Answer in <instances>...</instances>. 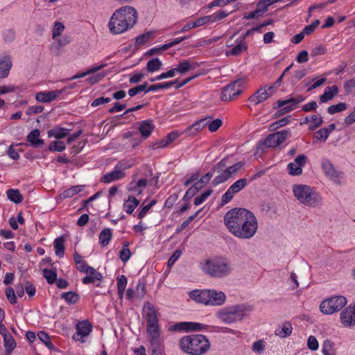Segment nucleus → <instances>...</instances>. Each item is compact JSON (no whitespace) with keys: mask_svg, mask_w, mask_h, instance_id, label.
Wrapping results in <instances>:
<instances>
[{"mask_svg":"<svg viewBox=\"0 0 355 355\" xmlns=\"http://www.w3.org/2000/svg\"><path fill=\"white\" fill-rule=\"evenodd\" d=\"M224 223L228 231L239 239H248L256 233L257 220L254 214L244 208H233L224 216Z\"/></svg>","mask_w":355,"mask_h":355,"instance_id":"1","label":"nucleus"},{"mask_svg":"<svg viewBox=\"0 0 355 355\" xmlns=\"http://www.w3.org/2000/svg\"><path fill=\"white\" fill-rule=\"evenodd\" d=\"M136 9L130 6H122L112 15L108 26L113 34H120L133 27L137 20Z\"/></svg>","mask_w":355,"mask_h":355,"instance_id":"2","label":"nucleus"},{"mask_svg":"<svg viewBox=\"0 0 355 355\" xmlns=\"http://www.w3.org/2000/svg\"><path fill=\"white\" fill-rule=\"evenodd\" d=\"M182 352L190 355H202L210 348L209 339L202 334H193L182 337L179 341Z\"/></svg>","mask_w":355,"mask_h":355,"instance_id":"3","label":"nucleus"},{"mask_svg":"<svg viewBox=\"0 0 355 355\" xmlns=\"http://www.w3.org/2000/svg\"><path fill=\"white\" fill-rule=\"evenodd\" d=\"M189 296L197 302L206 305L220 306L225 300V295L215 290H194L190 292Z\"/></svg>","mask_w":355,"mask_h":355,"instance_id":"4","label":"nucleus"},{"mask_svg":"<svg viewBox=\"0 0 355 355\" xmlns=\"http://www.w3.org/2000/svg\"><path fill=\"white\" fill-rule=\"evenodd\" d=\"M295 197L302 204L309 207H314L319 204L320 199L318 196L313 191L312 189L306 185L293 186Z\"/></svg>","mask_w":355,"mask_h":355,"instance_id":"5","label":"nucleus"},{"mask_svg":"<svg viewBox=\"0 0 355 355\" xmlns=\"http://www.w3.org/2000/svg\"><path fill=\"white\" fill-rule=\"evenodd\" d=\"M246 308L243 305L226 307L218 312V318L225 323L230 324L241 320L245 315Z\"/></svg>","mask_w":355,"mask_h":355,"instance_id":"6","label":"nucleus"},{"mask_svg":"<svg viewBox=\"0 0 355 355\" xmlns=\"http://www.w3.org/2000/svg\"><path fill=\"white\" fill-rule=\"evenodd\" d=\"M347 298L344 296L331 297L321 302L320 309L324 314H332L341 310L347 304Z\"/></svg>","mask_w":355,"mask_h":355,"instance_id":"7","label":"nucleus"},{"mask_svg":"<svg viewBox=\"0 0 355 355\" xmlns=\"http://www.w3.org/2000/svg\"><path fill=\"white\" fill-rule=\"evenodd\" d=\"M245 83V78H239L225 86L221 92L220 98L223 101H230L240 95L243 87Z\"/></svg>","mask_w":355,"mask_h":355,"instance_id":"8","label":"nucleus"},{"mask_svg":"<svg viewBox=\"0 0 355 355\" xmlns=\"http://www.w3.org/2000/svg\"><path fill=\"white\" fill-rule=\"evenodd\" d=\"M305 98L302 95H298L295 98H291L287 100H279L273 105L274 109H279L275 113V116H280L284 114L288 113L295 110L296 106L303 102Z\"/></svg>","mask_w":355,"mask_h":355,"instance_id":"9","label":"nucleus"},{"mask_svg":"<svg viewBox=\"0 0 355 355\" xmlns=\"http://www.w3.org/2000/svg\"><path fill=\"white\" fill-rule=\"evenodd\" d=\"M204 270L211 276L216 277L226 275L230 272L228 265L221 259L207 260Z\"/></svg>","mask_w":355,"mask_h":355,"instance_id":"10","label":"nucleus"},{"mask_svg":"<svg viewBox=\"0 0 355 355\" xmlns=\"http://www.w3.org/2000/svg\"><path fill=\"white\" fill-rule=\"evenodd\" d=\"M290 135L289 130L270 134L263 141V145L267 148H274L283 143Z\"/></svg>","mask_w":355,"mask_h":355,"instance_id":"11","label":"nucleus"},{"mask_svg":"<svg viewBox=\"0 0 355 355\" xmlns=\"http://www.w3.org/2000/svg\"><path fill=\"white\" fill-rule=\"evenodd\" d=\"M248 184L246 178H241L232 184L227 191L223 195L221 198V205H224L228 203L234 196V194L239 193Z\"/></svg>","mask_w":355,"mask_h":355,"instance_id":"12","label":"nucleus"},{"mask_svg":"<svg viewBox=\"0 0 355 355\" xmlns=\"http://www.w3.org/2000/svg\"><path fill=\"white\" fill-rule=\"evenodd\" d=\"M78 270L80 272L87 273V275L83 278L82 282L85 284H94L96 281L99 282L98 284H96L97 286H100V283L103 280V275L95 270L93 267L89 266H78Z\"/></svg>","mask_w":355,"mask_h":355,"instance_id":"13","label":"nucleus"},{"mask_svg":"<svg viewBox=\"0 0 355 355\" xmlns=\"http://www.w3.org/2000/svg\"><path fill=\"white\" fill-rule=\"evenodd\" d=\"M147 333L149 336L150 347H158L162 345L160 329L158 324L147 325Z\"/></svg>","mask_w":355,"mask_h":355,"instance_id":"14","label":"nucleus"},{"mask_svg":"<svg viewBox=\"0 0 355 355\" xmlns=\"http://www.w3.org/2000/svg\"><path fill=\"white\" fill-rule=\"evenodd\" d=\"M92 325L88 321L79 322L76 324L77 332L73 335V339L84 343L83 337L88 336L92 331Z\"/></svg>","mask_w":355,"mask_h":355,"instance_id":"15","label":"nucleus"},{"mask_svg":"<svg viewBox=\"0 0 355 355\" xmlns=\"http://www.w3.org/2000/svg\"><path fill=\"white\" fill-rule=\"evenodd\" d=\"M340 320L345 327L355 325V304L345 308L340 313Z\"/></svg>","mask_w":355,"mask_h":355,"instance_id":"16","label":"nucleus"},{"mask_svg":"<svg viewBox=\"0 0 355 355\" xmlns=\"http://www.w3.org/2000/svg\"><path fill=\"white\" fill-rule=\"evenodd\" d=\"M173 327L175 331H196L205 329L207 325L198 322H184L177 323Z\"/></svg>","mask_w":355,"mask_h":355,"instance_id":"17","label":"nucleus"},{"mask_svg":"<svg viewBox=\"0 0 355 355\" xmlns=\"http://www.w3.org/2000/svg\"><path fill=\"white\" fill-rule=\"evenodd\" d=\"M62 90L40 92L36 94L35 99L39 102L51 103L55 100Z\"/></svg>","mask_w":355,"mask_h":355,"instance_id":"18","label":"nucleus"},{"mask_svg":"<svg viewBox=\"0 0 355 355\" xmlns=\"http://www.w3.org/2000/svg\"><path fill=\"white\" fill-rule=\"evenodd\" d=\"M143 311L146 313L147 325L158 324L155 306L150 302H146L144 306Z\"/></svg>","mask_w":355,"mask_h":355,"instance_id":"19","label":"nucleus"},{"mask_svg":"<svg viewBox=\"0 0 355 355\" xmlns=\"http://www.w3.org/2000/svg\"><path fill=\"white\" fill-rule=\"evenodd\" d=\"M12 66L11 58L9 55L0 57V78L8 76Z\"/></svg>","mask_w":355,"mask_h":355,"instance_id":"20","label":"nucleus"},{"mask_svg":"<svg viewBox=\"0 0 355 355\" xmlns=\"http://www.w3.org/2000/svg\"><path fill=\"white\" fill-rule=\"evenodd\" d=\"M268 91H269L268 89L260 88L248 100L255 105L259 104L267 100L272 95V92L269 93Z\"/></svg>","mask_w":355,"mask_h":355,"instance_id":"21","label":"nucleus"},{"mask_svg":"<svg viewBox=\"0 0 355 355\" xmlns=\"http://www.w3.org/2000/svg\"><path fill=\"white\" fill-rule=\"evenodd\" d=\"M155 129L152 120H146L140 123L138 130L144 139L149 137Z\"/></svg>","mask_w":355,"mask_h":355,"instance_id":"22","label":"nucleus"},{"mask_svg":"<svg viewBox=\"0 0 355 355\" xmlns=\"http://www.w3.org/2000/svg\"><path fill=\"white\" fill-rule=\"evenodd\" d=\"M322 168L325 175L331 179H335L340 176V172L337 171L329 160H324L322 162Z\"/></svg>","mask_w":355,"mask_h":355,"instance_id":"23","label":"nucleus"},{"mask_svg":"<svg viewBox=\"0 0 355 355\" xmlns=\"http://www.w3.org/2000/svg\"><path fill=\"white\" fill-rule=\"evenodd\" d=\"M40 132L38 129L32 130L27 136L26 141L30 142L35 148H38L44 144V141L39 139Z\"/></svg>","mask_w":355,"mask_h":355,"instance_id":"24","label":"nucleus"},{"mask_svg":"<svg viewBox=\"0 0 355 355\" xmlns=\"http://www.w3.org/2000/svg\"><path fill=\"white\" fill-rule=\"evenodd\" d=\"M338 93V87L336 85L328 87L324 94L320 96V102L322 103H327L336 96Z\"/></svg>","mask_w":355,"mask_h":355,"instance_id":"25","label":"nucleus"},{"mask_svg":"<svg viewBox=\"0 0 355 355\" xmlns=\"http://www.w3.org/2000/svg\"><path fill=\"white\" fill-rule=\"evenodd\" d=\"M123 177H125V173L123 171L116 170L103 175L101 178V182L104 183H110L113 181L120 180Z\"/></svg>","mask_w":355,"mask_h":355,"instance_id":"26","label":"nucleus"},{"mask_svg":"<svg viewBox=\"0 0 355 355\" xmlns=\"http://www.w3.org/2000/svg\"><path fill=\"white\" fill-rule=\"evenodd\" d=\"M69 129L57 126L49 130L48 135L50 137H53L57 139H60L67 137L69 134Z\"/></svg>","mask_w":355,"mask_h":355,"instance_id":"27","label":"nucleus"},{"mask_svg":"<svg viewBox=\"0 0 355 355\" xmlns=\"http://www.w3.org/2000/svg\"><path fill=\"white\" fill-rule=\"evenodd\" d=\"M139 205V200L133 196H129L128 200L123 204L125 211L131 214L135 209Z\"/></svg>","mask_w":355,"mask_h":355,"instance_id":"28","label":"nucleus"},{"mask_svg":"<svg viewBox=\"0 0 355 355\" xmlns=\"http://www.w3.org/2000/svg\"><path fill=\"white\" fill-rule=\"evenodd\" d=\"M112 232L110 228L103 229L99 234V241L103 247L107 245L112 239Z\"/></svg>","mask_w":355,"mask_h":355,"instance_id":"29","label":"nucleus"},{"mask_svg":"<svg viewBox=\"0 0 355 355\" xmlns=\"http://www.w3.org/2000/svg\"><path fill=\"white\" fill-rule=\"evenodd\" d=\"M7 197L15 204H19L23 201V196L18 189H10L7 191Z\"/></svg>","mask_w":355,"mask_h":355,"instance_id":"30","label":"nucleus"},{"mask_svg":"<svg viewBox=\"0 0 355 355\" xmlns=\"http://www.w3.org/2000/svg\"><path fill=\"white\" fill-rule=\"evenodd\" d=\"M65 239L63 236H60L54 241V248L55 250V254L59 257H62L64 254V243Z\"/></svg>","mask_w":355,"mask_h":355,"instance_id":"31","label":"nucleus"},{"mask_svg":"<svg viewBox=\"0 0 355 355\" xmlns=\"http://www.w3.org/2000/svg\"><path fill=\"white\" fill-rule=\"evenodd\" d=\"M3 340L6 351V355H10L11 352L16 347V342L10 334H5Z\"/></svg>","mask_w":355,"mask_h":355,"instance_id":"32","label":"nucleus"},{"mask_svg":"<svg viewBox=\"0 0 355 355\" xmlns=\"http://www.w3.org/2000/svg\"><path fill=\"white\" fill-rule=\"evenodd\" d=\"M85 186L84 185H78L73 186L68 189L65 190L62 193L60 194V197L62 198H67L73 196L74 195L81 192Z\"/></svg>","mask_w":355,"mask_h":355,"instance_id":"33","label":"nucleus"},{"mask_svg":"<svg viewBox=\"0 0 355 355\" xmlns=\"http://www.w3.org/2000/svg\"><path fill=\"white\" fill-rule=\"evenodd\" d=\"M292 329L291 324L289 322H286L281 329L278 328L275 330V334L281 338H285L291 335Z\"/></svg>","mask_w":355,"mask_h":355,"instance_id":"34","label":"nucleus"},{"mask_svg":"<svg viewBox=\"0 0 355 355\" xmlns=\"http://www.w3.org/2000/svg\"><path fill=\"white\" fill-rule=\"evenodd\" d=\"M61 297L64 299L68 304H73L79 300L80 296L76 292L69 291L62 293Z\"/></svg>","mask_w":355,"mask_h":355,"instance_id":"35","label":"nucleus"},{"mask_svg":"<svg viewBox=\"0 0 355 355\" xmlns=\"http://www.w3.org/2000/svg\"><path fill=\"white\" fill-rule=\"evenodd\" d=\"M176 83L177 80L167 83L154 84L148 87V89L146 91V93H148L150 91H156L161 89H168Z\"/></svg>","mask_w":355,"mask_h":355,"instance_id":"36","label":"nucleus"},{"mask_svg":"<svg viewBox=\"0 0 355 355\" xmlns=\"http://www.w3.org/2000/svg\"><path fill=\"white\" fill-rule=\"evenodd\" d=\"M162 64L159 58H155L149 60L146 64V69L148 72H154L159 70Z\"/></svg>","mask_w":355,"mask_h":355,"instance_id":"37","label":"nucleus"},{"mask_svg":"<svg viewBox=\"0 0 355 355\" xmlns=\"http://www.w3.org/2000/svg\"><path fill=\"white\" fill-rule=\"evenodd\" d=\"M43 276L49 284H53L56 282L57 272L55 270L44 269L42 271Z\"/></svg>","mask_w":355,"mask_h":355,"instance_id":"38","label":"nucleus"},{"mask_svg":"<svg viewBox=\"0 0 355 355\" xmlns=\"http://www.w3.org/2000/svg\"><path fill=\"white\" fill-rule=\"evenodd\" d=\"M211 119H212V117H211V116H208V117L202 119L195 122L191 126H189V130L195 129V130L193 132H196L197 134L200 130H201L207 125V122Z\"/></svg>","mask_w":355,"mask_h":355,"instance_id":"39","label":"nucleus"},{"mask_svg":"<svg viewBox=\"0 0 355 355\" xmlns=\"http://www.w3.org/2000/svg\"><path fill=\"white\" fill-rule=\"evenodd\" d=\"M106 66H107V64H100V65L96 66V67H93L89 69L87 71H86L84 73L75 75L74 76H73L71 78V80H74V79L83 78V77H85V76H86L87 75H89L91 73H96V71L103 69Z\"/></svg>","mask_w":355,"mask_h":355,"instance_id":"40","label":"nucleus"},{"mask_svg":"<svg viewBox=\"0 0 355 355\" xmlns=\"http://www.w3.org/2000/svg\"><path fill=\"white\" fill-rule=\"evenodd\" d=\"M291 116H287L284 117L272 123H271L269 126V130L270 131H275L280 127H283L288 124L290 121Z\"/></svg>","mask_w":355,"mask_h":355,"instance_id":"41","label":"nucleus"},{"mask_svg":"<svg viewBox=\"0 0 355 355\" xmlns=\"http://www.w3.org/2000/svg\"><path fill=\"white\" fill-rule=\"evenodd\" d=\"M323 123L322 117L320 114H313L311 116V124L309 125V130H313L319 128Z\"/></svg>","mask_w":355,"mask_h":355,"instance_id":"42","label":"nucleus"},{"mask_svg":"<svg viewBox=\"0 0 355 355\" xmlns=\"http://www.w3.org/2000/svg\"><path fill=\"white\" fill-rule=\"evenodd\" d=\"M192 66L190 63V62L187 60H185L181 62H180L178 65V67L175 69H173L175 73L179 72L180 73H184L187 71H189L191 69Z\"/></svg>","mask_w":355,"mask_h":355,"instance_id":"43","label":"nucleus"},{"mask_svg":"<svg viewBox=\"0 0 355 355\" xmlns=\"http://www.w3.org/2000/svg\"><path fill=\"white\" fill-rule=\"evenodd\" d=\"M230 178L231 177L226 173L225 170H223L221 173L214 178L211 183L214 186H217L227 182Z\"/></svg>","mask_w":355,"mask_h":355,"instance_id":"44","label":"nucleus"},{"mask_svg":"<svg viewBox=\"0 0 355 355\" xmlns=\"http://www.w3.org/2000/svg\"><path fill=\"white\" fill-rule=\"evenodd\" d=\"M347 109V104L345 103H339L336 105H333L327 108V112L330 114H334L337 112L344 111Z\"/></svg>","mask_w":355,"mask_h":355,"instance_id":"45","label":"nucleus"},{"mask_svg":"<svg viewBox=\"0 0 355 355\" xmlns=\"http://www.w3.org/2000/svg\"><path fill=\"white\" fill-rule=\"evenodd\" d=\"M147 87H148L147 83H144L142 85H137L135 87H132L128 90V95L130 97H132L141 92H146V91L148 89Z\"/></svg>","mask_w":355,"mask_h":355,"instance_id":"46","label":"nucleus"},{"mask_svg":"<svg viewBox=\"0 0 355 355\" xmlns=\"http://www.w3.org/2000/svg\"><path fill=\"white\" fill-rule=\"evenodd\" d=\"M287 168L289 174L293 176H298L302 174V168L298 166L295 163H289Z\"/></svg>","mask_w":355,"mask_h":355,"instance_id":"47","label":"nucleus"},{"mask_svg":"<svg viewBox=\"0 0 355 355\" xmlns=\"http://www.w3.org/2000/svg\"><path fill=\"white\" fill-rule=\"evenodd\" d=\"M322 352L324 355H335L333 343L325 340L323 343Z\"/></svg>","mask_w":355,"mask_h":355,"instance_id":"48","label":"nucleus"},{"mask_svg":"<svg viewBox=\"0 0 355 355\" xmlns=\"http://www.w3.org/2000/svg\"><path fill=\"white\" fill-rule=\"evenodd\" d=\"M65 148L66 147L63 141H55L50 144L49 150L51 151L62 152Z\"/></svg>","mask_w":355,"mask_h":355,"instance_id":"49","label":"nucleus"},{"mask_svg":"<svg viewBox=\"0 0 355 355\" xmlns=\"http://www.w3.org/2000/svg\"><path fill=\"white\" fill-rule=\"evenodd\" d=\"M64 29V26L61 22H55L52 31V37L55 39L58 36L60 35Z\"/></svg>","mask_w":355,"mask_h":355,"instance_id":"50","label":"nucleus"},{"mask_svg":"<svg viewBox=\"0 0 355 355\" xmlns=\"http://www.w3.org/2000/svg\"><path fill=\"white\" fill-rule=\"evenodd\" d=\"M212 189H208L194 199V205L198 206L202 204L211 193Z\"/></svg>","mask_w":355,"mask_h":355,"instance_id":"51","label":"nucleus"},{"mask_svg":"<svg viewBox=\"0 0 355 355\" xmlns=\"http://www.w3.org/2000/svg\"><path fill=\"white\" fill-rule=\"evenodd\" d=\"M243 166V163L241 162H237L235 164L229 166L225 170L226 173L228 174L230 177L232 175L236 173Z\"/></svg>","mask_w":355,"mask_h":355,"instance_id":"52","label":"nucleus"},{"mask_svg":"<svg viewBox=\"0 0 355 355\" xmlns=\"http://www.w3.org/2000/svg\"><path fill=\"white\" fill-rule=\"evenodd\" d=\"M246 49L247 45L244 42H243V41H241L231 50V54L234 55H238L241 54L243 51H245Z\"/></svg>","mask_w":355,"mask_h":355,"instance_id":"53","label":"nucleus"},{"mask_svg":"<svg viewBox=\"0 0 355 355\" xmlns=\"http://www.w3.org/2000/svg\"><path fill=\"white\" fill-rule=\"evenodd\" d=\"M153 32L148 31L137 37L136 43L139 45L145 44L152 36Z\"/></svg>","mask_w":355,"mask_h":355,"instance_id":"54","label":"nucleus"},{"mask_svg":"<svg viewBox=\"0 0 355 355\" xmlns=\"http://www.w3.org/2000/svg\"><path fill=\"white\" fill-rule=\"evenodd\" d=\"M315 137L318 139L323 140L324 141H325L329 135V129L324 128L318 130L315 132Z\"/></svg>","mask_w":355,"mask_h":355,"instance_id":"55","label":"nucleus"},{"mask_svg":"<svg viewBox=\"0 0 355 355\" xmlns=\"http://www.w3.org/2000/svg\"><path fill=\"white\" fill-rule=\"evenodd\" d=\"M211 17H210V15L200 17L195 21L192 22V26H194V28L201 26L209 21H211Z\"/></svg>","mask_w":355,"mask_h":355,"instance_id":"56","label":"nucleus"},{"mask_svg":"<svg viewBox=\"0 0 355 355\" xmlns=\"http://www.w3.org/2000/svg\"><path fill=\"white\" fill-rule=\"evenodd\" d=\"M6 295L7 299L11 304H13L17 303V297L15 295V291L12 288L8 287L6 288Z\"/></svg>","mask_w":355,"mask_h":355,"instance_id":"57","label":"nucleus"},{"mask_svg":"<svg viewBox=\"0 0 355 355\" xmlns=\"http://www.w3.org/2000/svg\"><path fill=\"white\" fill-rule=\"evenodd\" d=\"M327 52V49L322 45H319L313 48L311 51V55L312 57H316L318 55H324Z\"/></svg>","mask_w":355,"mask_h":355,"instance_id":"58","label":"nucleus"},{"mask_svg":"<svg viewBox=\"0 0 355 355\" xmlns=\"http://www.w3.org/2000/svg\"><path fill=\"white\" fill-rule=\"evenodd\" d=\"M3 40L6 42H11L15 40V32L13 29H7L3 34Z\"/></svg>","mask_w":355,"mask_h":355,"instance_id":"59","label":"nucleus"},{"mask_svg":"<svg viewBox=\"0 0 355 355\" xmlns=\"http://www.w3.org/2000/svg\"><path fill=\"white\" fill-rule=\"evenodd\" d=\"M105 73H99L97 74H95L94 76H92L89 77L87 79V81L88 83L91 85H94L97 83H98L101 79H103L105 77Z\"/></svg>","mask_w":355,"mask_h":355,"instance_id":"60","label":"nucleus"},{"mask_svg":"<svg viewBox=\"0 0 355 355\" xmlns=\"http://www.w3.org/2000/svg\"><path fill=\"white\" fill-rule=\"evenodd\" d=\"M307 346L309 349L315 351L318 348V342L315 336H310L308 338Z\"/></svg>","mask_w":355,"mask_h":355,"instance_id":"61","label":"nucleus"},{"mask_svg":"<svg viewBox=\"0 0 355 355\" xmlns=\"http://www.w3.org/2000/svg\"><path fill=\"white\" fill-rule=\"evenodd\" d=\"M222 121L219 119H216L209 123V130L211 132H216L221 125Z\"/></svg>","mask_w":355,"mask_h":355,"instance_id":"62","label":"nucleus"},{"mask_svg":"<svg viewBox=\"0 0 355 355\" xmlns=\"http://www.w3.org/2000/svg\"><path fill=\"white\" fill-rule=\"evenodd\" d=\"M355 88V79L352 78L350 80H346L344 83V89L345 92L347 94H350L353 89Z\"/></svg>","mask_w":355,"mask_h":355,"instance_id":"63","label":"nucleus"},{"mask_svg":"<svg viewBox=\"0 0 355 355\" xmlns=\"http://www.w3.org/2000/svg\"><path fill=\"white\" fill-rule=\"evenodd\" d=\"M131 256V252L129 248H123L119 252V257L123 262H126L129 260Z\"/></svg>","mask_w":355,"mask_h":355,"instance_id":"64","label":"nucleus"}]
</instances>
